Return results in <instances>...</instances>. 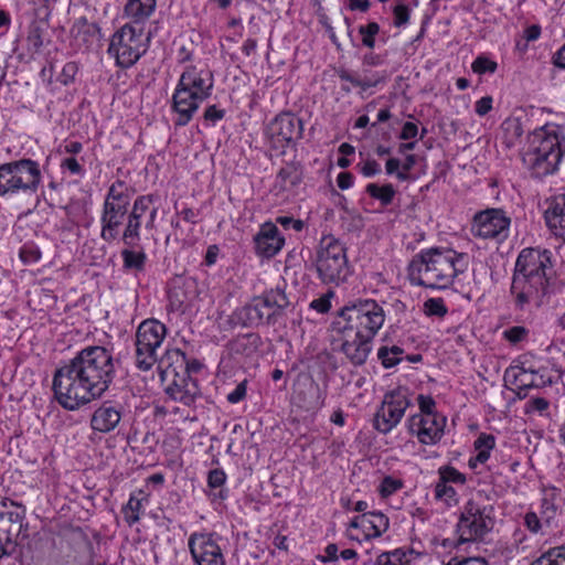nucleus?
<instances>
[{
	"label": "nucleus",
	"mask_w": 565,
	"mask_h": 565,
	"mask_svg": "<svg viewBox=\"0 0 565 565\" xmlns=\"http://www.w3.org/2000/svg\"><path fill=\"white\" fill-rule=\"evenodd\" d=\"M142 500L143 498H138L137 495L131 494L127 504L124 505V519L129 525H132L140 520V514L142 513Z\"/></svg>",
	"instance_id": "473e14b6"
},
{
	"label": "nucleus",
	"mask_w": 565,
	"mask_h": 565,
	"mask_svg": "<svg viewBox=\"0 0 565 565\" xmlns=\"http://www.w3.org/2000/svg\"><path fill=\"white\" fill-rule=\"evenodd\" d=\"M302 179V171L298 163L290 162L280 168L276 175L275 189L279 192L290 191Z\"/></svg>",
	"instance_id": "a878e982"
},
{
	"label": "nucleus",
	"mask_w": 565,
	"mask_h": 565,
	"mask_svg": "<svg viewBox=\"0 0 565 565\" xmlns=\"http://www.w3.org/2000/svg\"><path fill=\"white\" fill-rule=\"evenodd\" d=\"M523 519L524 525L531 533L537 534L541 531L544 522L535 512H526Z\"/></svg>",
	"instance_id": "de8ad7c7"
},
{
	"label": "nucleus",
	"mask_w": 565,
	"mask_h": 565,
	"mask_svg": "<svg viewBox=\"0 0 565 565\" xmlns=\"http://www.w3.org/2000/svg\"><path fill=\"white\" fill-rule=\"evenodd\" d=\"M116 375L110 350L100 345L82 349L53 377L55 399L66 411H77L108 391Z\"/></svg>",
	"instance_id": "f257e3e1"
},
{
	"label": "nucleus",
	"mask_w": 565,
	"mask_h": 565,
	"mask_svg": "<svg viewBox=\"0 0 565 565\" xmlns=\"http://www.w3.org/2000/svg\"><path fill=\"white\" fill-rule=\"evenodd\" d=\"M495 445V438L493 435L488 434H481L476 440H475V449L477 451V455L475 458H471L469 463L471 467H475V461L479 463H484L489 457L490 451L494 448Z\"/></svg>",
	"instance_id": "c756f323"
},
{
	"label": "nucleus",
	"mask_w": 565,
	"mask_h": 565,
	"mask_svg": "<svg viewBox=\"0 0 565 565\" xmlns=\"http://www.w3.org/2000/svg\"><path fill=\"white\" fill-rule=\"evenodd\" d=\"M404 353V350L397 345L381 347L377 351V358L381 360L383 366L385 369L393 367L397 365L401 361V355Z\"/></svg>",
	"instance_id": "f704fd0d"
},
{
	"label": "nucleus",
	"mask_w": 565,
	"mask_h": 565,
	"mask_svg": "<svg viewBox=\"0 0 565 565\" xmlns=\"http://www.w3.org/2000/svg\"><path fill=\"white\" fill-rule=\"evenodd\" d=\"M316 269L324 284L339 285L349 276L345 248L332 236L321 239L317 250Z\"/></svg>",
	"instance_id": "9b49d317"
},
{
	"label": "nucleus",
	"mask_w": 565,
	"mask_h": 565,
	"mask_svg": "<svg viewBox=\"0 0 565 565\" xmlns=\"http://www.w3.org/2000/svg\"><path fill=\"white\" fill-rule=\"evenodd\" d=\"M338 76L341 81L348 82L353 86L361 88L362 90L375 87L380 82L379 79H372L367 77L360 78L354 72L348 71L345 68L339 70Z\"/></svg>",
	"instance_id": "72a5a7b5"
},
{
	"label": "nucleus",
	"mask_w": 565,
	"mask_h": 565,
	"mask_svg": "<svg viewBox=\"0 0 565 565\" xmlns=\"http://www.w3.org/2000/svg\"><path fill=\"white\" fill-rule=\"evenodd\" d=\"M157 0H128L125 13L136 24L147 20L154 11Z\"/></svg>",
	"instance_id": "cd10ccee"
},
{
	"label": "nucleus",
	"mask_w": 565,
	"mask_h": 565,
	"mask_svg": "<svg viewBox=\"0 0 565 565\" xmlns=\"http://www.w3.org/2000/svg\"><path fill=\"white\" fill-rule=\"evenodd\" d=\"M565 157V127L546 124L534 130L530 149L523 162L532 175L539 179L554 174Z\"/></svg>",
	"instance_id": "39448f33"
},
{
	"label": "nucleus",
	"mask_w": 565,
	"mask_h": 565,
	"mask_svg": "<svg viewBox=\"0 0 565 565\" xmlns=\"http://www.w3.org/2000/svg\"><path fill=\"white\" fill-rule=\"evenodd\" d=\"M124 407L110 401L103 402L92 414L89 426L93 431L109 434L120 424Z\"/></svg>",
	"instance_id": "4be33fe9"
},
{
	"label": "nucleus",
	"mask_w": 565,
	"mask_h": 565,
	"mask_svg": "<svg viewBox=\"0 0 565 565\" xmlns=\"http://www.w3.org/2000/svg\"><path fill=\"white\" fill-rule=\"evenodd\" d=\"M246 396V381L241 382L228 395L227 401L231 404H236L243 401Z\"/></svg>",
	"instance_id": "bf43d9fd"
},
{
	"label": "nucleus",
	"mask_w": 565,
	"mask_h": 565,
	"mask_svg": "<svg viewBox=\"0 0 565 565\" xmlns=\"http://www.w3.org/2000/svg\"><path fill=\"white\" fill-rule=\"evenodd\" d=\"M518 370V373H515V380L520 383V385L536 386L533 379H530V376L534 374V371H527L524 367H519Z\"/></svg>",
	"instance_id": "680f3d73"
},
{
	"label": "nucleus",
	"mask_w": 565,
	"mask_h": 565,
	"mask_svg": "<svg viewBox=\"0 0 565 565\" xmlns=\"http://www.w3.org/2000/svg\"><path fill=\"white\" fill-rule=\"evenodd\" d=\"M26 40L30 46H32L34 50H39L43 44L40 28H32L29 31Z\"/></svg>",
	"instance_id": "0e129e2a"
},
{
	"label": "nucleus",
	"mask_w": 565,
	"mask_h": 565,
	"mask_svg": "<svg viewBox=\"0 0 565 565\" xmlns=\"http://www.w3.org/2000/svg\"><path fill=\"white\" fill-rule=\"evenodd\" d=\"M148 41L142 26L127 23L111 35L107 52L118 66L128 68L147 52Z\"/></svg>",
	"instance_id": "1a4fd4ad"
},
{
	"label": "nucleus",
	"mask_w": 565,
	"mask_h": 565,
	"mask_svg": "<svg viewBox=\"0 0 565 565\" xmlns=\"http://www.w3.org/2000/svg\"><path fill=\"white\" fill-rule=\"evenodd\" d=\"M552 269V253L547 249L524 248L519 254L510 287L514 308L530 311L545 303L552 292L547 270Z\"/></svg>",
	"instance_id": "7ed1b4c3"
},
{
	"label": "nucleus",
	"mask_w": 565,
	"mask_h": 565,
	"mask_svg": "<svg viewBox=\"0 0 565 565\" xmlns=\"http://www.w3.org/2000/svg\"><path fill=\"white\" fill-rule=\"evenodd\" d=\"M471 68L477 74L494 73L498 68L497 62L486 55H479L471 64Z\"/></svg>",
	"instance_id": "a18cd8bd"
},
{
	"label": "nucleus",
	"mask_w": 565,
	"mask_h": 565,
	"mask_svg": "<svg viewBox=\"0 0 565 565\" xmlns=\"http://www.w3.org/2000/svg\"><path fill=\"white\" fill-rule=\"evenodd\" d=\"M166 359L168 361H173V362L180 363L181 365H184L185 366V375L184 376H190V372H196L201 367V364L195 360L192 361L191 363H189L186 361L185 353L182 352L180 349L167 351Z\"/></svg>",
	"instance_id": "e433bc0d"
},
{
	"label": "nucleus",
	"mask_w": 565,
	"mask_h": 565,
	"mask_svg": "<svg viewBox=\"0 0 565 565\" xmlns=\"http://www.w3.org/2000/svg\"><path fill=\"white\" fill-rule=\"evenodd\" d=\"M510 218L500 210L491 209L475 215L471 233L483 239L503 241L508 236Z\"/></svg>",
	"instance_id": "a211bd4d"
},
{
	"label": "nucleus",
	"mask_w": 565,
	"mask_h": 565,
	"mask_svg": "<svg viewBox=\"0 0 565 565\" xmlns=\"http://www.w3.org/2000/svg\"><path fill=\"white\" fill-rule=\"evenodd\" d=\"M468 268V255L450 248H428L413 257L407 268L412 285L431 289L450 286Z\"/></svg>",
	"instance_id": "20e7f679"
},
{
	"label": "nucleus",
	"mask_w": 565,
	"mask_h": 565,
	"mask_svg": "<svg viewBox=\"0 0 565 565\" xmlns=\"http://www.w3.org/2000/svg\"><path fill=\"white\" fill-rule=\"evenodd\" d=\"M435 498L444 501L448 507H452L458 502L455 488L441 479H438L435 486Z\"/></svg>",
	"instance_id": "c9c22d12"
},
{
	"label": "nucleus",
	"mask_w": 565,
	"mask_h": 565,
	"mask_svg": "<svg viewBox=\"0 0 565 565\" xmlns=\"http://www.w3.org/2000/svg\"><path fill=\"white\" fill-rule=\"evenodd\" d=\"M213 85L211 72L193 65L185 67L171 98V109L177 114V127L186 126L192 120L200 105L212 95Z\"/></svg>",
	"instance_id": "423d86ee"
},
{
	"label": "nucleus",
	"mask_w": 565,
	"mask_h": 565,
	"mask_svg": "<svg viewBox=\"0 0 565 565\" xmlns=\"http://www.w3.org/2000/svg\"><path fill=\"white\" fill-rule=\"evenodd\" d=\"M446 417L413 415L407 419V429L423 445H436L444 436Z\"/></svg>",
	"instance_id": "aec40b11"
},
{
	"label": "nucleus",
	"mask_w": 565,
	"mask_h": 565,
	"mask_svg": "<svg viewBox=\"0 0 565 565\" xmlns=\"http://www.w3.org/2000/svg\"><path fill=\"white\" fill-rule=\"evenodd\" d=\"M188 546L195 565H225L222 548L212 533H192Z\"/></svg>",
	"instance_id": "6ab92c4d"
},
{
	"label": "nucleus",
	"mask_w": 565,
	"mask_h": 565,
	"mask_svg": "<svg viewBox=\"0 0 565 565\" xmlns=\"http://www.w3.org/2000/svg\"><path fill=\"white\" fill-rule=\"evenodd\" d=\"M226 475L222 469H213L209 472L207 483L211 488H220L225 483Z\"/></svg>",
	"instance_id": "5fc2aeb1"
},
{
	"label": "nucleus",
	"mask_w": 565,
	"mask_h": 565,
	"mask_svg": "<svg viewBox=\"0 0 565 565\" xmlns=\"http://www.w3.org/2000/svg\"><path fill=\"white\" fill-rule=\"evenodd\" d=\"M361 172L364 177L370 178L379 174L381 172V167L375 160L370 159L364 162L361 168Z\"/></svg>",
	"instance_id": "e2e57ef3"
},
{
	"label": "nucleus",
	"mask_w": 565,
	"mask_h": 565,
	"mask_svg": "<svg viewBox=\"0 0 565 565\" xmlns=\"http://www.w3.org/2000/svg\"><path fill=\"white\" fill-rule=\"evenodd\" d=\"M540 513L543 522L550 525L551 521L556 515V504L553 492L550 494L545 493L542 498Z\"/></svg>",
	"instance_id": "58836bf2"
},
{
	"label": "nucleus",
	"mask_w": 565,
	"mask_h": 565,
	"mask_svg": "<svg viewBox=\"0 0 565 565\" xmlns=\"http://www.w3.org/2000/svg\"><path fill=\"white\" fill-rule=\"evenodd\" d=\"M277 223H279L285 228H294L296 232L302 231L305 223L301 220H296L291 216H279L277 217Z\"/></svg>",
	"instance_id": "13d9d810"
},
{
	"label": "nucleus",
	"mask_w": 565,
	"mask_h": 565,
	"mask_svg": "<svg viewBox=\"0 0 565 565\" xmlns=\"http://www.w3.org/2000/svg\"><path fill=\"white\" fill-rule=\"evenodd\" d=\"M438 475H439V479H441L443 481L447 482V483H456V484H465L467 479H466V476L463 473H461L460 471H458L455 467L452 466H441L439 469H438Z\"/></svg>",
	"instance_id": "a19ab883"
},
{
	"label": "nucleus",
	"mask_w": 565,
	"mask_h": 565,
	"mask_svg": "<svg viewBox=\"0 0 565 565\" xmlns=\"http://www.w3.org/2000/svg\"><path fill=\"white\" fill-rule=\"evenodd\" d=\"M288 305V298L282 290L271 289L244 306L239 310L238 316L244 326H273L282 316L284 309L287 308Z\"/></svg>",
	"instance_id": "9d476101"
},
{
	"label": "nucleus",
	"mask_w": 565,
	"mask_h": 565,
	"mask_svg": "<svg viewBox=\"0 0 565 565\" xmlns=\"http://www.w3.org/2000/svg\"><path fill=\"white\" fill-rule=\"evenodd\" d=\"M152 202V195H140L134 201L119 236L125 246L138 247L141 244L142 225H145L146 230L154 227L158 209L151 206Z\"/></svg>",
	"instance_id": "ddd939ff"
},
{
	"label": "nucleus",
	"mask_w": 565,
	"mask_h": 565,
	"mask_svg": "<svg viewBox=\"0 0 565 565\" xmlns=\"http://www.w3.org/2000/svg\"><path fill=\"white\" fill-rule=\"evenodd\" d=\"M130 209L120 206H103L100 214V238L106 243L117 241L121 234V227L129 215Z\"/></svg>",
	"instance_id": "5701e85b"
},
{
	"label": "nucleus",
	"mask_w": 565,
	"mask_h": 565,
	"mask_svg": "<svg viewBox=\"0 0 565 565\" xmlns=\"http://www.w3.org/2000/svg\"><path fill=\"white\" fill-rule=\"evenodd\" d=\"M42 181L40 166L32 159L0 164V196L18 193L35 194Z\"/></svg>",
	"instance_id": "0eeeda50"
},
{
	"label": "nucleus",
	"mask_w": 565,
	"mask_h": 565,
	"mask_svg": "<svg viewBox=\"0 0 565 565\" xmlns=\"http://www.w3.org/2000/svg\"><path fill=\"white\" fill-rule=\"evenodd\" d=\"M493 507L482 500H468L460 512L456 533L458 545L483 541L494 526Z\"/></svg>",
	"instance_id": "6e6552de"
},
{
	"label": "nucleus",
	"mask_w": 565,
	"mask_h": 565,
	"mask_svg": "<svg viewBox=\"0 0 565 565\" xmlns=\"http://www.w3.org/2000/svg\"><path fill=\"white\" fill-rule=\"evenodd\" d=\"M417 402L420 409L418 415H424L425 417H444L436 412V403L431 396L420 394L417 397Z\"/></svg>",
	"instance_id": "c03bdc74"
},
{
	"label": "nucleus",
	"mask_w": 565,
	"mask_h": 565,
	"mask_svg": "<svg viewBox=\"0 0 565 565\" xmlns=\"http://www.w3.org/2000/svg\"><path fill=\"white\" fill-rule=\"evenodd\" d=\"M61 168L63 170H67L73 175L83 177L85 173L83 166L74 157H67L63 159L61 162Z\"/></svg>",
	"instance_id": "8fccbe9b"
},
{
	"label": "nucleus",
	"mask_w": 565,
	"mask_h": 565,
	"mask_svg": "<svg viewBox=\"0 0 565 565\" xmlns=\"http://www.w3.org/2000/svg\"><path fill=\"white\" fill-rule=\"evenodd\" d=\"M255 252L263 258H271L280 252L285 237L273 223H265L254 237Z\"/></svg>",
	"instance_id": "b1692460"
},
{
	"label": "nucleus",
	"mask_w": 565,
	"mask_h": 565,
	"mask_svg": "<svg viewBox=\"0 0 565 565\" xmlns=\"http://www.w3.org/2000/svg\"><path fill=\"white\" fill-rule=\"evenodd\" d=\"M403 482L401 479L393 478L391 476H386L381 481V484L379 486V492L382 498H387L392 494H394L396 491L402 489Z\"/></svg>",
	"instance_id": "37998d69"
},
{
	"label": "nucleus",
	"mask_w": 565,
	"mask_h": 565,
	"mask_svg": "<svg viewBox=\"0 0 565 565\" xmlns=\"http://www.w3.org/2000/svg\"><path fill=\"white\" fill-rule=\"evenodd\" d=\"M11 510L0 512V557L11 556L18 544L29 536L25 507L10 501Z\"/></svg>",
	"instance_id": "4468645a"
},
{
	"label": "nucleus",
	"mask_w": 565,
	"mask_h": 565,
	"mask_svg": "<svg viewBox=\"0 0 565 565\" xmlns=\"http://www.w3.org/2000/svg\"><path fill=\"white\" fill-rule=\"evenodd\" d=\"M384 321V310L373 299L350 301L339 311L334 327L342 334L341 351L353 365L366 362L372 341Z\"/></svg>",
	"instance_id": "f03ea898"
},
{
	"label": "nucleus",
	"mask_w": 565,
	"mask_h": 565,
	"mask_svg": "<svg viewBox=\"0 0 565 565\" xmlns=\"http://www.w3.org/2000/svg\"><path fill=\"white\" fill-rule=\"evenodd\" d=\"M339 546L334 543L328 544L323 551V554L318 556L322 563H339Z\"/></svg>",
	"instance_id": "603ef678"
},
{
	"label": "nucleus",
	"mask_w": 565,
	"mask_h": 565,
	"mask_svg": "<svg viewBox=\"0 0 565 565\" xmlns=\"http://www.w3.org/2000/svg\"><path fill=\"white\" fill-rule=\"evenodd\" d=\"M530 565H565V543L548 547Z\"/></svg>",
	"instance_id": "7c9ffc66"
},
{
	"label": "nucleus",
	"mask_w": 565,
	"mask_h": 565,
	"mask_svg": "<svg viewBox=\"0 0 565 565\" xmlns=\"http://www.w3.org/2000/svg\"><path fill=\"white\" fill-rule=\"evenodd\" d=\"M166 373L174 374L172 383L166 387V394L171 399L180 402L185 406L193 405L200 395L196 381L191 379V376H179L175 367L171 364L167 366Z\"/></svg>",
	"instance_id": "412c9836"
},
{
	"label": "nucleus",
	"mask_w": 565,
	"mask_h": 565,
	"mask_svg": "<svg viewBox=\"0 0 565 565\" xmlns=\"http://www.w3.org/2000/svg\"><path fill=\"white\" fill-rule=\"evenodd\" d=\"M411 405L412 402L405 390L398 388L386 393L374 415V428L381 434L390 433L399 424Z\"/></svg>",
	"instance_id": "2eb2a0df"
},
{
	"label": "nucleus",
	"mask_w": 565,
	"mask_h": 565,
	"mask_svg": "<svg viewBox=\"0 0 565 565\" xmlns=\"http://www.w3.org/2000/svg\"><path fill=\"white\" fill-rule=\"evenodd\" d=\"M167 334V328L156 319L142 321L136 332V365L149 371L158 361L160 349Z\"/></svg>",
	"instance_id": "f8f14e48"
},
{
	"label": "nucleus",
	"mask_w": 565,
	"mask_h": 565,
	"mask_svg": "<svg viewBox=\"0 0 565 565\" xmlns=\"http://www.w3.org/2000/svg\"><path fill=\"white\" fill-rule=\"evenodd\" d=\"M310 307L312 309L317 310L318 312L324 313V312L329 311V309L331 307L330 297L323 296L318 299H315L310 303Z\"/></svg>",
	"instance_id": "338daca9"
},
{
	"label": "nucleus",
	"mask_w": 565,
	"mask_h": 565,
	"mask_svg": "<svg viewBox=\"0 0 565 565\" xmlns=\"http://www.w3.org/2000/svg\"><path fill=\"white\" fill-rule=\"evenodd\" d=\"M122 266L127 270L143 271L147 263V254L141 244L138 247H127L120 252Z\"/></svg>",
	"instance_id": "c85d7f7f"
},
{
	"label": "nucleus",
	"mask_w": 565,
	"mask_h": 565,
	"mask_svg": "<svg viewBox=\"0 0 565 565\" xmlns=\"http://www.w3.org/2000/svg\"><path fill=\"white\" fill-rule=\"evenodd\" d=\"M394 25L401 28L409 21V9L404 3H398L394 10Z\"/></svg>",
	"instance_id": "3c124183"
},
{
	"label": "nucleus",
	"mask_w": 565,
	"mask_h": 565,
	"mask_svg": "<svg viewBox=\"0 0 565 565\" xmlns=\"http://www.w3.org/2000/svg\"><path fill=\"white\" fill-rule=\"evenodd\" d=\"M380 32V25L376 22H370L366 25L359 26V33L362 36V44L367 49H374L375 36Z\"/></svg>",
	"instance_id": "ea45409f"
},
{
	"label": "nucleus",
	"mask_w": 565,
	"mask_h": 565,
	"mask_svg": "<svg viewBox=\"0 0 565 565\" xmlns=\"http://www.w3.org/2000/svg\"><path fill=\"white\" fill-rule=\"evenodd\" d=\"M424 313L428 317L444 318L448 309L443 298H429L423 305Z\"/></svg>",
	"instance_id": "4c0bfd02"
},
{
	"label": "nucleus",
	"mask_w": 565,
	"mask_h": 565,
	"mask_svg": "<svg viewBox=\"0 0 565 565\" xmlns=\"http://www.w3.org/2000/svg\"><path fill=\"white\" fill-rule=\"evenodd\" d=\"M20 259L24 264H34L41 258L40 248L33 243H25L19 253Z\"/></svg>",
	"instance_id": "49530a36"
},
{
	"label": "nucleus",
	"mask_w": 565,
	"mask_h": 565,
	"mask_svg": "<svg viewBox=\"0 0 565 565\" xmlns=\"http://www.w3.org/2000/svg\"><path fill=\"white\" fill-rule=\"evenodd\" d=\"M353 175L350 172H341L337 178L338 186L341 190H347L353 184Z\"/></svg>",
	"instance_id": "774afa93"
},
{
	"label": "nucleus",
	"mask_w": 565,
	"mask_h": 565,
	"mask_svg": "<svg viewBox=\"0 0 565 565\" xmlns=\"http://www.w3.org/2000/svg\"><path fill=\"white\" fill-rule=\"evenodd\" d=\"M265 135L274 148L284 150L302 138L303 122L292 113H280L269 121Z\"/></svg>",
	"instance_id": "dca6fc26"
},
{
	"label": "nucleus",
	"mask_w": 565,
	"mask_h": 565,
	"mask_svg": "<svg viewBox=\"0 0 565 565\" xmlns=\"http://www.w3.org/2000/svg\"><path fill=\"white\" fill-rule=\"evenodd\" d=\"M493 99L491 96H484L476 102L475 111L479 116H486L492 109Z\"/></svg>",
	"instance_id": "4d7b16f0"
},
{
	"label": "nucleus",
	"mask_w": 565,
	"mask_h": 565,
	"mask_svg": "<svg viewBox=\"0 0 565 565\" xmlns=\"http://www.w3.org/2000/svg\"><path fill=\"white\" fill-rule=\"evenodd\" d=\"M526 335L527 330L522 326H514L503 332L504 339L514 344L524 340Z\"/></svg>",
	"instance_id": "09e8293b"
},
{
	"label": "nucleus",
	"mask_w": 565,
	"mask_h": 565,
	"mask_svg": "<svg viewBox=\"0 0 565 565\" xmlns=\"http://www.w3.org/2000/svg\"><path fill=\"white\" fill-rule=\"evenodd\" d=\"M406 553L402 550H394L392 552H385L377 556V565H403L407 563Z\"/></svg>",
	"instance_id": "79ce46f5"
},
{
	"label": "nucleus",
	"mask_w": 565,
	"mask_h": 565,
	"mask_svg": "<svg viewBox=\"0 0 565 565\" xmlns=\"http://www.w3.org/2000/svg\"><path fill=\"white\" fill-rule=\"evenodd\" d=\"M103 206L131 209L129 188L125 181L117 180L109 186Z\"/></svg>",
	"instance_id": "bb28decb"
},
{
	"label": "nucleus",
	"mask_w": 565,
	"mask_h": 565,
	"mask_svg": "<svg viewBox=\"0 0 565 565\" xmlns=\"http://www.w3.org/2000/svg\"><path fill=\"white\" fill-rule=\"evenodd\" d=\"M365 191L371 198L380 201L383 206L390 205L396 194V191L391 183L384 185L369 183Z\"/></svg>",
	"instance_id": "2f4dec72"
},
{
	"label": "nucleus",
	"mask_w": 565,
	"mask_h": 565,
	"mask_svg": "<svg viewBox=\"0 0 565 565\" xmlns=\"http://www.w3.org/2000/svg\"><path fill=\"white\" fill-rule=\"evenodd\" d=\"M446 565H488V563L482 557H452Z\"/></svg>",
	"instance_id": "052dcab7"
},
{
	"label": "nucleus",
	"mask_w": 565,
	"mask_h": 565,
	"mask_svg": "<svg viewBox=\"0 0 565 565\" xmlns=\"http://www.w3.org/2000/svg\"><path fill=\"white\" fill-rule=\"evenodd\" d=\"M418 127L416 124L407 121L404 124L402 131L399 134V138L402 140H409L417 136Z\"/></svg>",
	"instance_id": "69168bd1"
},
{
	"label": "nucleus",
	"mask_w": 565,
	"mask_h": 565,
	"mask_svg": "<svg viewBox=\"0 0 565 565\" xmlns=\"http://www.w3.org/2000/svg\"><path fill=\"white\" fill-rule=\"evenodd\" d=\"M547 226L555 235L565 237V195L555 198L545 211Z\"/></svg>",
	"instance_id": "393cba45"
},
{
	"label": "nucleus",
	"mask_w": 565,
	"mask_h": 565,
	"mask_svg": "<svg viewBox=\"0 0 565 565\" xmlns=\"http://www.w3.org/2000/svg\"><path fill=\"white\" fill-rule=\"evenodd\" d=\"M225 116V110L218 108L216 105H210L205 108L203 118L206 121H211L215 124L216 121L223 119Z\"/></svg>",
	"instance_id": "6e6d98bb"
},
{
	"label": "nucleus",
	"mask_w": 565,
	"mask_h": 565,
	"mask_svg": "<svg viewBox=\"0 0 565 565\" xmlns=\"http://www.w3.org/2000/svg\"><path fill=\"white\" fill-rule=\"evenodd\" d=\"M417 159L415 154H407L403 164H401V172H397V179L399 181H407L409 179V171L414 168Z\"/></svg>",
	"instance_id": "864d4df0"
},
{
	"label": "nucleus",
	"mask_w": 565,
	"mask_h": 565,
	"mask_svg": "<svg viewBox=\"0 0 565 565\" xmlns=\"http://www.w3.org/2000/svg\"><path fill=\"white\" fill-rule=\"evenodd\" d=\"M390 526L388 518L380 512H364L353 518L347 529L349 540L356 541L362 544L363 541L380 537Z\"/></svg>",
	"instance_id": "f3484780"
}]
</instances>
